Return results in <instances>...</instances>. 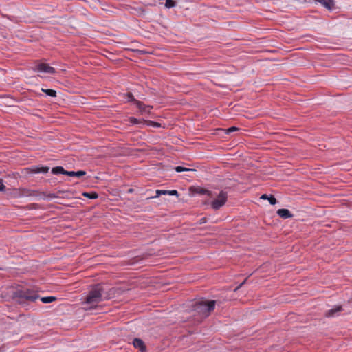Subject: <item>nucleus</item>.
I'll list each match as a JSON object with an SVG mask.
<instances>
[{
  "instance_id": "obj_18",
  "label": "nucleus",
  "mask_w": 352,
  "mask_h": 352,
  "mask_svg": "<svg viewBox=\"0 0 352 352\" xmlns=\"http://www.w3.org/2000/svg\"><path fill=\"white\" fill-rule=\"evenodd\" d=\"M144 119L142 120H139V119H137L134 117H130L129 118V122L130 124H133V125H135V124H144Z\"/></svg>"
},
{
  "instance_id": "obj_3",
  "label": "nucleus",
  "mask_w": 352,
  "mask_h": 352,
  "mask_svg": "<svg viewBox=\"0 0 352 352\" xmlns=\"http://www.w3.org/2000/svg\"><path fill=\"white\" fill-rule=\"evenodd\" d=\"M38 298L39 296L36 292L28 288L16 289L13 292V299L23 307L35 302Z\"/></svg>"
},
{
  "instance_id": "obj_9",
  "label": "nucleus",
  "mask_w": 352,
  "mask_h": 352,
  "mask_svg": "<svg viewBox=\"0 0 352 352\" xmlns=\"http://www.w3.org/2000/svg\"><path fill=\"white\" fill-rule=\"evenodd\" d=\"M342 307L341 305H338V306H336V307L334 308H332L329 310H328L326 313H325V316L327 317H333V316H337L340 311H342Z\"/></svg>"
},
{
  "instance_id": "obj_25",
  "label": "nucleus",
  "mask_w": 352,
  "mask_h": 352,
  "mask_svg": "<svg viewBox=\"0 0 352 352\" xmlns=\"http://www.w3.org/2000/svg\"><path fill=\"white\" fill-rule=\"evenodd\" d=\"M165 6L167 8H171L175 6V1L174 0H166Z\"/></svg>"
},
{
  "instance_id": "obj_27",
  "label": "nucleus",
  "mask_w": 352,
  "mask_h": 352,
  "mask_svg": "<svg viewBox=\"0 0 352 352\" xmlns=\"http://www.w3.org/2000/svg\"><path fill=\"white\" fill-rule=\"evenodd\" d=\"M28 208L30 210H38L40 208V206L38 204H31L28 206Z\"/></svg>"
},
{
  "instance_id": "obj_33",
  "label": "nucleus",
  "mask_w": 352,
  "mask_h": 352,
  "mask_svg": "<svg viewBox=\"0 0 352 352\" xmlns=\"http://www.w3.org/2000/svg\"><path fill=\"white\" fill-rule=\"evenodd\" d=\"M138 52H141V53H144V52L141 51V50H137Z\"/></svg>"
},
{
  "instance_id": "obj_28",
  "label": "nucleus",
  "mask_w": 352,
  "mask_h": 352,
  "mask_svg": "<svg viewBox=\"0 0 352 352\" xmlns=\"http://www.w3.org/2000/svg\"><path fill=\"white\" fill-rule=\"evenodd\" d=\"M238 130H239V128H237L236 126H231L227 129V133H230L234 131H236Z\"/></svg>"
},
{
  "instance_id": "obj_16",
  "label": "nucleus",
  "mask_w": 352,
  "mask_h": 352,
  "mask_svg": "<svg viewBox=\"0 0 352 352\" xmlns=\"http://www.w3.org/2000/svg\"><path fill=\"white\" fill-rule=\"evenodd\" d=\"M25 194L26 196H40L42 195H45V192H41L35 190L25 189L24 190Z\"/></svg>"
},
{
  "instance_id": "obj_6",
  "label": "nucleus",
  "mask_w": 352,
  "mask_h": 352,
  "mask_svg": "<svg viewBox=\"0 0 352 352\" xmlns=\"http://www.w3.org/2000/svg\"><path fill=\"white\" fill-rule=\"evenodd\" d=\"M133 344L135 348L139 349L141 352H146V346L142 339L138 338H134Z\"/></svg>"
},
{
  "instance_id": "obj_8",
  "label": "nucleus",
  "mask_w": 352,
  "mask_h": 352,
  "mask_svg": "<svg viewBox=\"0 0 352 352\" xmlns=\"http://www.w3.org/2000/svg\"><path fill=\"white\" fill-rule=\"evenodd\" d=\"M276 213L280 217H281L284 219L293 217V214L291 213V212L288 209H285V208L278 209L277 210Z\"/></svg>"
},
{
  "instance_id": "obj_10",
  "label": "nucleus",
  "mask_w": 352,
  "mask_h": 352,
  "mask_svg": "<svg viewBox=\"0 0 352 352\" xmlns=\"http://www.w3.org/2000/svg\"><path fill=\"white\" fill-rule=\"evenodd\" d=\"M126 98H127L128 102H133L137 107H141L143 106V102L136 100L131 92L126 93Z\"/></svg>"
},
{
  "instance_id": "obj_23",
  "label": "nucleus",
  "mask_w": 352,
  "mask_h": 352,
  "mask_svg": "<svg viewBox=\"0 0 352 352\" xmlns=\"http://www.w3.org/2000/svg\"><path fill=\"white\" fill-rule=\"evenodd\" d=\"M140 110V112L142 113V114H144V113H150V111L148 110L147 109H151L152 108V107H150V106H147L146 104H144L143 103V106L141 107H138Z\"/></svg>"
},
{
  "instance_id": "obj_32",
  "label": "nucleus",
  "mask_w": 352,
  "mask_h": 352,
  "mask_svg": "<svg viewBox=\"0 0 352 352\" xmlns=\"http://www.w3.org/2000/svg\"><path fill=\"white\" fill-rule=\"evenodd\" d=\"M133 192V188H129V189L128 190V192H129V193H131V192Z\"/></svg>"
},
{
  "instance_id": "obj_13",
  "label": "nucleus",
  "mask_w": 352,
  "mask_h": 352,
  "mask_svg": "<svg viewBox=\"0 0 352 352\" xmlns=\"http://www.w3.org/2000/svg\"><path fill=\"white\" fill-rule=\"evenodd\" d=\"M260 198L263 200L267 199L271 205H275L277 203V200L273 195H267V194H263Z\"/></svg>"
},
{
  "instance_id": "obj_22",
  "label": "nucleus",
  "mask_w": 352,
  "mask_h": 352,
  "mask_svg": "<svg viewBox=\"0 0 352 352\" xmlns=\"http://www.w3.org/2000/svg\"><path fill=\"white\" fill-rule=\"evenodd\" d=\"M174 169L177 173H181L184 171H195L194 169L188 168L182 166H177L175 167Z\"/></svg>"
},
{
  "instance_id": "obj_7",
  "label": "nucleus",
  "mask_w": 352,
  "mask_h": 352,
  "mask_svg": "<svg viewBox=\"0 0 352 352\" xmlns=\"http://www.w3.org/2000/svg\"><path fill=\"white\" fill-rule=\"evenodd\" d=\"M156 195L154 197H158L162 195H174V196H179V192L176 190H157Z\"/></svg>"
},
{
  "instance_id": "obj_2",
  "label": "nucleus",
  "mask_w": 352,
  "mask_h": 352,
  "mask_svg": "<svg viewBox=\"0 0 352 352\" xmlns=\"http://www.w3.org/2000/svg\"><path fill=\"white\" fill-rule=\"evenodd\" d=\"M221 303V300H206L201 298L196 301L192 305V310L199 315L201 318H206L208 317L211 312L214 309L216 305Z\"/></svg>"
},
{
  "instance_id": "obj_30",
  "label": "nucleus",
  "mask_w": 352,
  "mask_h": 352,
  "mask_svg": "<svg viewBox=\"0 0 352 352\" xmlns=\"http://www.w3.org/2000/svg\"><path fill=\"white\" fill-rule=\"evenodd\" d=\"M207 222V218L206 217H202L201 219H200L199 221V223L200 225H202L204 223H206Z\"/></svg>"
},
{
  "instance_id": "obj_24",
  "label": "nucleus",
  "mask_w": 352,
  "mask_h": 352,
  "mask_svg": "<svg viewBox=\"0 0 352 352\" xmlns=\"http://www.w3.org/2000/svg\"><path fill=\"white\" fill-rule=\"evenodd\" d=\"M197 192L200 195H208L209 196L211 195L210 191H209L206 189H204V188H197Z\"/></svg>"
},
{
  "instance_id": "obj_4",
  "label": "nucleus",
  "mask_w": 352,
  "mask_h": 352,
  "mask_svg": "<svg viewBox=\"0 0 352 352\" xmlns=\"http://www.w3.org/2000/svg\"><path fill=\"white\" fill-rule=\"evenodd\" d=\"M228 194L226 192L221 190L218 195L217 199H214L211 203V206L214 210H219L226 202Z\"/></svg>"
},
{
  "instance_id": "obj_19",
  "label": "nucleus",
  "mask_w": 352,
  "mask_h": 352,
  "mask_svg": "<svg viewBox=\"0 0 352 352\" xmlns=\"http://www.w3.org/2000/svg\"><path fill=\"white\" fill-rule=\"evenodd\" d=\"M41 91L44 93H45L47 96L51 97H56V91L52 89H41Z\"/></svg>"
},
{
  "instance_id": "obj_31",
  "label": "nucleus",
  "mask_w": 352,
  "mask_h": 352,
  "mask_svg": "<svg viewBox=\"0 0 352 352\" xmlns=\"http://www.w3.org/2000/svg\"><path fill=\"white\" fill-rule=\"evenodd\" d=\"M246 281V279H245L239 286H237L234 289V291H237L239 288H241L242 287V285H243L245 284Z\"/></svg>"
},
{
  "instance_id": "obj_15",
  "label": "nucleus",
  "mask_w": 352,
  "mask_h": 352,
  "mask_svg": "<svg viewBox=\"0 0 352 352\" xmlns=\"http://www.w3.org/2000/svg\"><path fill=\"white\" fill-rule=\"evenodd\" d=\"M52 173L54 175L63 174L67 175V170H65L63 166H56L52 168Z\"/></svg>"
},
{
  "instance_id": "obj_26",
  "label": "nucleus",
  "mask_w": 352,
  "mask_h": 352,
  "mask_svg": "<svg viewBox=\"0 0 352 352\" xmlns=\"http://www.w3.org/2000/svg\"><path fill=\"white\" fill-rule=\"evenodd\" d=\"M45 197H47V198H49V199H52V198H58L59 197L57 195H56L55 193H49V194H45V195H43Z\"/></svg>"
},
{
  "instance_id": "obj_20",
  "label": "nucleus",
  "mask_w": 352,
  "mask_h": 352,
  "mask_svg": "<svg viewBox=\"0 0 352 352\" xmlns=\"http://www.w3.org/2000/svg\"><path fill=\"white\" fill-rule=\"evenodd\" d=\"M143 121H144V124H146L147 126H149L157 127V128H159L161 126V124L159 122H157L151 121V120H143Z\"/></svg>"
},
{
  "instance_id": "obj_34",
  "label": "nucleus",
  "mask_w": 352,
  "mask_h": 352,
  "mask_svg": "<svg viewBox=\"0 0 352 352\" xmlns=\"http://www.w3.org/2000/svg\"><path fill=\"white\" fill-rule=\"evenodd\" d=\"M58 192L60 193H62V192H65L64 191H61V190H59Z\"/></svg>"
},
{
  "instance_id": "obj_12",
  "label": "nucleus",
  "mask_w": 352,
  "mask_h": 352,
  "mask_svg": "<svg viewBox=\"0 0 352 352\" xmlns=\"http://www.w3.org/2000/svg\"><path fill=\"white\" fill-rule=\"evenodd\" d=\"M50 168L47 166H34L31 168V172L32 173H43L45 174L48 173Z\"/></svg>"
},
{
  "instance_id": "obj_11",
  "label": "nucleus",
  "mask_w": 352,
  "mask_h": 352,
  "mask_svg": "<svg viewBox=\"0 0 352 352\" xmlns=\"http://www.w3.org/2000/svg\"><path fill=\"white\" fill-rule=\"evenodd\" d=\"M328 10H332L334 7L333 0H315Z\"/></svg>"
},
{
  "instance_id": "obj_21",
  "label": "nucleus",
  "mask_w": 352,
  "mask_h": 352,
  "mask_svg": "<svg viewBox=\"0 0 352 352\" xmlns=\"http://www.w3.org/2000/svg\"><path fill=\"white\" fill-rule=\"evenodd\" d=\"M56 300V298L55 296H45V297H42L41 298V300L43 303H50V302L55 301Z\"/></svg>"
},
{
  "instance_id": "obj_14",
  "label": "nucleus",
  "mask_w": 352,
  "mask_h": 352,
  "mask_svg": "<svg viewBox=\"0 0 352 352\" xmlns=\"http://www.w3.org/2000/svg\"><path fill=\"white\" fill-rule=\"evenodd\" d=\"M87 173L84 170H78V171H67V175L69 177H81L86 175Z\"/></svg>"
},
{
  "instance_id": "obj_1",
  "label": "nucleus",
  "mask_w": 352,
  "mask_h": 352,
  "mask_svg": "<svg viewBox=\"0 0 352 352\" xmlns=\"http://www.w3.org/2000/svg\"><path fill=\"white\" fill-rule=\"evenodd\" d=\"M108 298L107 292H105L103 285L96 284L91 287L83 303L90 305L91 307H93L101 301Z\"/></svg>"
},
{
  "instance_id": "obj_5",
  "label": "nucleus",
  "mask_w": 352,
  "mask_h": 352,
  "mask_svg": "<svg viewBox=\"0 0 352 352\" xmlns=\"http://www.w3.org/2000/svg\"><path fill=\"white\" fill-rule=\"evenodd\" d=\"M33 69L36 72H40L46 74H53L56 73V69L51 67L50 65L45 63H38L35 64Z\"/></svg>"
},
{
  "instance_id": "obj_17",
  "label": "nucleus",
  "mask_w": 352,
  "mask_h": 352,
  "mask_svg": "<svg viewBox=\"0 0 352 352\" xmlns=\"http://www.w3.org/2000/svg\"><path fill=\"white\" fill-rule=\"evenodd\" d=\"M82 195L85 197L89 198L90 199H96L98 197V193L94 191L89 192H85Z\"/></svg>"
},
{
  "instance_id": "obj_29",
  "label": "nucleus",
  "mask_w": 352,
  "mask_h": 352,
  "mask_svg": "<svg viewBox=\"0 0 352 352\" xmlns=\"http://www.w3.org/2000/svg\"><path fill=\"white\" fill-rule=\"evenodd\" d=\"M6 189V186L3 183V180L0 179V192H4Z\"/></svg>"
}]
</instances>
